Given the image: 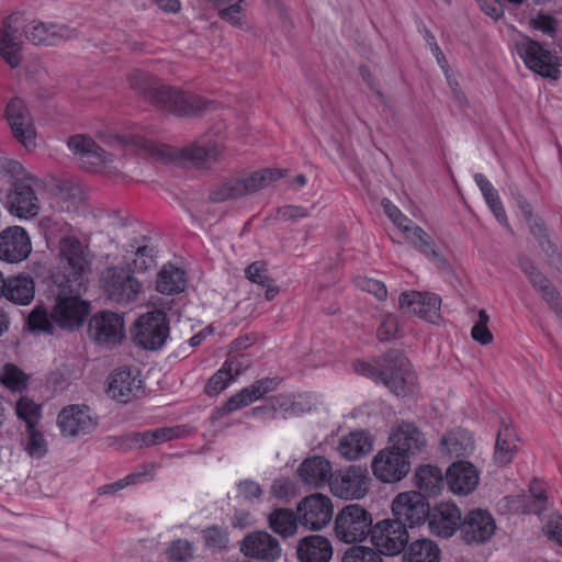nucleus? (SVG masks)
I'll return each instance as SVG.
<instances>
[{"label":"nucleus","instance_id":"1","mask_svg":"<svg viewBox=\"0 0 562 562\" xmlns=\"http://www.w3.org/2000/svg\"><path fill=\"white\" fill-rule=\"evenodd\" d=\"M64 274H52L48 282V294L54 299L52 312L37 305L30 313L27 324L32 331L53 334L55 325L63 329L75 330L82 326L90 313L91 304L81 299V292L86 288L69 286Z\"/></svg>","mask_w":562,"mask_h":562},{"label":"nucleus","instance_id":"2","mask_svg":"<svg viewBox=\"0 0 562 562\" xmlns=\"http://www.w3.org/2000/svg\"><path fill=\"white\" fill-rule=\"evenodd\" d=\"M99 137L105 145L132 148L166 165L186 162L200 169L209 168L222 153V147L213 142L203 144L195 142L181 149H176L167 145H156L140 136L100 135Z\"/></svg>","mask_w":562,"mask_h":562},{"label":"nucleus","instance_id":"3","mask_svg":"<svg viewBox=\"0 0 562 562\" xmlns=\"http://www.w3.org/2000/svg\"><path fill=\"white\" fill-rule=\"evenodd\" d=\"M353 369L357 373L382 383L396 396H407L414 392L416 374L403 351L390 349L371 360H356Z\"/></svg>","mask_w":562,"mask_h":562},{"label":"nucleus","instance_id":"4","mask_svg":"<svg viewBox=\"0 0 562 562\" xmlns=\"http://www.w3.org/2000/svg\"><path fill=\"white\" fill-rule=\"evenodd\" d=\"M159 110L178 116L194 117L216 111L220 105L211 100L203 99L190 92L157 83L149 99Z\"/></svg>","mask_w":562,"mask_h":562},{"label":"nucleus","instance_id":"5","mask_svg":"<svg viewBox=\"0 0 562 562\" xmlns=\"http://www.w3.org/2000/svg\"><path fill=\"white\" fill-rule=\"evenodd\" d=\"M373 519L369 510L358 504L346 505L335 518L334 531L345 543L361 542L371 537Z\"/></svg>","mask_w":562,"mask_h":562},{"label":"nucleus","instance_id":"6","mask_svg":"<svg viewBox=\"0 0 562 562\" xmlns=\"http://www.w3.org/2000/svg\"><path fill=\"white\" fill-rule=\"evenodd\" d=\"M133 341L145 350L161 349L170 334L169 318L161 310L140 315L132 329Z\"/></svg>","mask_w":562,"mask_h":562},{"label":"nucleus","instance_id":"7","mask_svg":"<svg viewBox=\"0 0 562 562\" xmlns=\"http://www.w3.org/2000/svg\"><path fill=\"white\" fill-rule=\"evenodd\" d=\"M69 150L94 172H120L121 160L110 151L102 148L91 136L76 134L68 138Z\"/></svg>","mask_w":562,"mask_h":562},{"label":"nucleus","instance_id":"8","mask_svg":"<svg viewBox=\"0 0 562 562\" xmlns=\"http://www.w3.org/2000/svg\"><path fill=\"white\" fill-rule=\"evenodd\" d=\"M60 255L67 260V266L54 274H64L75 290L87 286L86 273L91 261L88 248L76 237H66L60 243Z\"/></svg>","mask_w":562,"mask_h":562},{"label":"nucleus","instance_id":"9","mask_svg":"<svg viewBox=\"0 0 562 562\" xmlns=\"http://www.w3.org/2000/svg\"><path fill=\"white\" fill-rule=\"evenodd\" d=\"M29 180H35L36 187L41 186L40 178H22L12 183L5 194L4 205L8 211L24 220H31L38 215L41 205L35 188Z\"/></svg>","mask_w":562,"mask_h":562},{"label":"nucleus","instance_id":"10","mask_svg":"<svg viewBox=\"0 0 562 562\" xmlns=\"http://www.w3.org/2000/svg\"><path fill=\"white\" fill-rule=\"evenodd\" d=\"M371 543L380 553L398 555L406 548L409 536L407 528L393 517L382 519L373 526Z\"/></svg>","mask_w":562,"mask_h":562},{"label":"nucleus","instance_id":"11","mask_svg":"<svg viewBox=\"0 0 562 562\" xmlns=\"http://www.w3.org/2000/svg\"><path fill=\"white\" fill-rule=\"evenodd\" d=\"M101 282L108 297L117 304L136 301L142 291V283L125 268H108L102 274Z\"/></svg>","mask_w":562,"mask_h":562},{"label":"nucleus","instance_id":"12","mask_svg":"<svg viewBox=\"0 0 562 562\" xmlns=\"http://www.w3.org/2000/svg\"><path fill=\"white\" fill-rule=\"evenodd\" d=\"M88 337L99 346L112 348L125 336L124 319L117 313L100 311L88 321Z\"/></svg>","mask_w":562,"mask_h":562},{"label":"nucleus","instance_id":"13","mask_svg":"<svg viewBox=\"0 0 562 562\" xmlns=\"http://www.w3.org/2000/svg\"><path fill=\"white\" fill-rule=\"evenodd\" d=\"M430 505L420 492L400 493L392 502V517L407 529L424 524L429 516Z\"/></svg>","mask_w":562,"mask_h":562},{"label":"nucleus","instance_id":"14","mask_svg":"<svg viewBox=\"0 0 562 562\" xmlns=\"http://www.w3.org/2000/svg\"><path fill=\"white\" fill-rule=\"evenodd\" d=\"M389 446L412 461L426 451L427 438L414 423L402 422L392 428L389 435Z\"/></svg>","mask_w":562,"mask_h":562},{"label":"nucleus","instance_id":"15","mask_svg":"<svg viewBox=\"0 0 562 562\" xmlns=\"http://www.w3.org/2000/svg\"><path fill=\"white\" fill-rule=\"evenodd\" d=\"M366 470L350 465L333 473L328 483L330 492L341 499H360L369 490Z\"/></svg>","mask_w":562,"mask_h":562},{"label":"nucleus","instance_id":"16","mask_svg":"<svg viewBox=\"0 0 562 562\" xmlns=\"http://www.w3.org/2000/svg\"><path fill=\"white\" fill-rule=\"evenodd\" d=\"M412 461L390 446L379 451L371 462L373 475L383 483L400 482L409 473Z\"/></svg>","mask_w":562,"mask_h":562},{"label":"nucleus","instance_id":"17","mask_svg":"<svg viewBox=\"0 0 562 562\" xmlns=\"http://www.w3.org/2000/svg\"><path fill=\"white\" fill-rule=\"evenodd\" d=\"M22 14L13 12L2 21L0 29V57L14 69L23 59V41L20 33V20Z\"/></svg>","mask_w":562,"mask_h":562},{"label":"nucleus","instance_id":"18","mask_svg":"<svg viewBox=\"0 0 562 562\" xmlns=\"http://www.w3.org/2000/svg\"><path fill=\"white\" fill-rule=\"evenodd\" d=\"M300 524L311 530L327 526L333 517V504L328 496L312 494L303 498L296 507Z\"/></svg>","mask_w":562,"mask_h":562},{"label":"nucleus","instance_id":"19","mask_svg":"<svg viewBox=\"0 0 562 562\" xmlns=\"http://www.w3.org/2000/svg\"><path fill=\"white\" fill-rule=\"evenodd\" d=\"M496 529L495 519L486 509H471L461 520L460 536L467 544L488 541Z\"/></svg>","mask_w":562,"mask_h":562},{"label":"nucleus","instance_id":"20","mask_svg":"<svg viewBox=\"0 0 562 562\" xmlns=\"http://www.w3.org/2000/svg\"><path fill=\"white\" fill-rule=\"evenodd\" d=\"M144 393V382L137 371L120 368L110 374L106 394L111 398L126 404Z\"/></svg>","mask_w":562,"mask_h":562},{"label":"nucleus","instance_id":"21","mask_svg":"<svg viewBox=\"0 0 562 562\" xmlns=\"http://www.w3.org/2000/svg\"><path fill=\"white\" fill-rule=\"evenodd\" d=\"M273 178H224L211 191L209 199L213 203H223L257 192L270 183Z\"/></svg>","mask_w":562,"mask_h":562},{"label":"nucleus","instance_id":"22","mask_svg":"<svg viewBox=\"0 0 562 562\" xmlns=\"http://www.w3.org/2000/svg\"><path fill=\"white\" fill-rule=\"evenodd\" d=\"M517 52L529 69L546 78H558L557 58L540 43L527 38L517 46Z\"/></svg>","mask_w":562,"mask_h":562},{"label":"nucleus","instance_id":"23","mask_svg":"<svg viewBox=\"0 0 562 562\" xmlns=\"http://www.w3.org/2000/svg\"><path fill=\"white\" fill-rule=\"evenodd\" d=\"M32 251L31 238L21 226H9L0 233V260L19 263Z\"/></svg>","mask_w":562,"mask_h":562},{"label":"nucleus","instance_id":"24","mask_svg":"<svg viewBox=\"0 0 562 562\" xmlns=\"http://www.w3.org/2000/svg\"><path fill=\"white\" fill-rule=\"evenodd\" d=\"M5 116L12 133L25 148L35 147V128L33 119L23 100L13 98L7 105Z\"/></svg>","mask_w":562,"mask_h":562},{"label":"nucleus","instance_id":"25","mask_svg":"<svg viewBox=\"0 0 562 562\" xmlns=\"http://www.w3.org/2000/svg\"><path fill=\"white\" fill-rule=\"evenodd\" d=\"M441 299L435 293L417 291L404 292L400 295V308L407 315H417L430 323L439 318Z\"/></svg>","mask_w":562,"mask_h":562},{"label":"nucleus","instance_id":"26","mask_svg":"<svg viewBox=\"0 0 562 562\" xmlns=\"http://www.w3.org/2000/svg\"><path fill=\"white\" fill-rule=\"evenodd\" d=\"M240 550L245 557L263 562H274L282 553L279 541L267 531H255L247 535L241 541Z\"/></svg>","mask_w":562,"mask_h":562},{"label":"nucleus","instance_id":"27","mask_svg":"<svg viewBox=\"0 0 562 562\" xmlns=\"http://www.w3.org/2000/svg\"><path fill=\"white\" fill-rule=\"evenodd\" d=\"M462 515L452 503H440L429 509L427 517L430 532L440 538H450L457 530L460 531Z\"/></svg>","mask_w":562,"mask_h":562},{"label":"nucleus","instance_id":"28","mask_svg":"<svg viewBox=\"0 0 562 562\" xmlns=\"http://www.w3.org/2000/svg\"><path fill=\"white\" fill-rule=\"evenodd\" d=\"M57 422L63 435L70 437L90 434L97 427V422L91 417L88 406H67L58 414Z\"/></svg>","mask_w":562,"mask_h":562},{"label":"nucleus","instance_id":"29","mask_svg":"<svg viewBox=\"0 0 562 562\" xmlns=\"http://www.w3.org/2000/svg\"><path fill=\"white\" fill-rule=\"evenodd\" d=\"M480 473L477 469L468 461L453 462L446 471V484L456 495H469L477 486Z\"/></svg>","mask_w":562,"mask_h":562},{"label":"nucleus","instance_id":"30","mask_svg":"<svg viewBox=\"0 0 562 562\" xmlns=\"http://www.w3.org/2000/svg\"><path fill=\"white\" fill-rule=\"evenodd\" d=\"M24 33L26 38L35 45H56L75 35V31L67 25L45 23L38 20L26 25Z\"/></svg>","mask_w":562,"mask_h":562},{"label":"nucleus","instance_id":"31","mask_svg":"<svg viewBox=\"0 0 562 562\" xmlns=\"http://www.w3.org/2000/svg\"><path fill=\"white\" fill-rule=\"evenodd\" d=\"M296 473L304 485L321 488L328 485L334 471L331 463L325 457L313 456L302 461Z\"/></svg>","mask_w":562,"mask_h":562},{"label":"nucleus","instance_id":"32","mask_svg":"<svg viewBox=\"0 0 562 562\" xmlns=\"http://www.w3.org/2000/svg\"><path fill=\"white\" fill-rule=\"evenodd\" d=\"M43 190L49 198H54L72 204L82 202L86 192L81 186L71 178H44L41 179Z\"/></svg>","mask_w":562,"mask_h":562},{"label":"nucleus","instance_id":"33","mask_svg":"<svg viewBox=\"0 0 562 562\" xmlns=\"http://www.w3.org/2000/svg\"><path fill=\"white\" fill-rule=\"evenodd\" d=\"M296 555L300 562H328L333 555V547L323 536H307L299 541Z\"/></svg>","mask_w":562,"mask_h":562},{"label":"nucleus","instance_id":"34","mask_svg":"<svg viewBox=\"0 0 562 562\" xmlns=\"http://www.w3.org/2000/svg\"><path fill=\"white\" fill-rule=\"evenodd\" d=\"M35 294V283L30 276H15L3 279V288L1 296H5L9 301L19 304L27 305L32 302Z\"/></svg>","mask_w":562,"mask_h":562},{"label":"nucleus","instance_id":"35","mask_svg":"<svg viewBox=\"0 0 562 562\" xmlns=\"http://www.w3.org/2000/svg\"><path fill=\"white\" fill-rule=\"evenodd\" d=\"M338 452L347 460H357L372 450V440L363 430L351 431L340 438Z\"/></svg>","mask_w":562,"mask_h":562},{"label":"nucleus","instance_id":"36","mask_svg":"<svg viewBox=\"0 0 562 562\" xmlns=\"http://www.w3.org/2000/svg\"><path fill=\"white\" fill-rule=\"evenodd\" d=\"M440 447L454 458H467L474 451V439L470 431L456 429L440 440Z\"/></svg>","mask_w":562,"mask_h":562},{"label":"nucleus","instance_id":"37","mask_svg":"<svg viewBox=\"0 0 562 562\" xmlns=\"http://www.w3.org/2000/svg\"><path fill=\"white\" fill-rule=\"evenodd\" d=\"M417 492H420L425 498L438 495L446 484V476L438 467L423 465L415 475Z\"/></svg>","mask_w":562,"mask_h":562},{"label":"nucleus","instance_id":"38","mask_svg":"<svg viewBox=\"0 0 562 562\" xmlns=\"http://www.w3.org/2000/svg\"><path fill=\"white\" fill-rule=\"evenodd\" d=\"M403 552V562H440V549L429 539L407 543Z\"/></svg>","mask_w":562,"mask_h":562},{"label":"nucleus","instance_id":"39","mask_svg":"<svg viewBox=\"0 0 562 562\" xmlns=\"http://www.w3.org/2000/svg\"><path fill=\"white\" fill-rule=\"evenodd\" d=\"M517 441L518 438L515 430L509 425L503 423L495 443V462L501 465L509 463L517 451Z\"/></svg>","mask_w":562,"mask_h":562},{"label":"nucleus","instance_id":"40","mask_svg":"<svg viewBox=\"0 0 562 562\" xmlns=\"http://www.w3.org/2000/svg\"><path fill=\"white\" fill-rule=\"evenodd\" d=\"M184 271L173 265H166L158 273L156 289L167 295L178 294L186 289Z\"/></svg>","mask_w":562,"mask_h":562},{"label":"nucleus","instance_id":"41","mask_svg":"<svg viewBox=\"0 0 562 562\" xmlns=\"http://www.w3.org/2000/svg\"><path fill=\"white\" fill-rule=\"evenodd\" d=\"M269 527L282 538H289L296 533L299 514L289 508H276L268 516Z\"/></svg>","mask_w":562,"mask_h":562},{"label":"nucleus","instance_id":"42","mask_svg":"<svg viewBox=\"0 0 562 562\" xmlns=\"http://www.w3.org/2000/svg\"><path fill=\"white\" fill-rule=\"evenodd\" d=\"M411 239L414 247L430 259L439 269H448V261L436 250L434 240L422 227H413Z\"/></svg>","mask_w":562,"mask_h":562},{"label":"nucleus","instance_id":"43","mask_svg":"<svg viewBox=\"0 0 562 562\" xmlns=\"http://www.w3.org/2000/svg\"><path fill=\"white\" fill-rule=\"evenodd\" d=\"M476 184L480 188L490 210L495 215L496 220L504 225L507 229L512 231L503 204L499 200L498 193L487 178H475Z\"/></svg>","mask_w":562,"mask_h":562},{"label":"nucleus","instance_id":"44","mask_svg":"<svg viewBox=\"0 0 562 562\" xmlns=\"http://www.w3.org/2000/svg\"><path fill=\"white\" fill-rule=\"evenodd\" d=\"M215 7L222 20L233 26H241L247 7L245 0H216Z\"/></svg>","mask_w":562,"mask_h":562},{"label":"nucleus","instance_id":"45","mask_svg":"<svg viewBox=\"0 0 562 562\" xmlns=\"http://www.w3.org/2000/svg\"><path fill=\"white\" fill-rule=\"evenodd\" d=\"M16 416L25 422L26 428L36 427L42 416L41 406L32 398L21 396L15 404Z\"/></svg>","mask_w":562,"mask_h":562},{"label":"nucleus","instance_id":"46","mask_svg":"<svg viewBox=\"0 0 562 562\" xmlns=\"http://www.w3.org/2000/svg\"><path fill=\"white\" fill-rule=\"evenodd\" d=\"M27 380V375L13 363H7L0 375L1 383L14 392H21L26 389Z\"/></svg>","mask_w":562,"mask_h":562},{"label":"nucleus","instance_id":"47","mask_svg":"<svg viewBox=\"0 0 562 562\" xmlns=\"http://www.w3.org/2000/svg\"><path fill=\"white\" fill-rule=\"evenodd\" d=\"M130 87L144 95L147 100L149 99V94L155 90L159 79L156 77L144 72L138 69H134L128 74L127 77Z\"/></svg>","mask_w":562,"mask_h":562},{"label":"nucleus","instance_id":"48","mask_svg":"<svg viewBox=\"0 0 562 562\" xmlns=\"http://www.w3.org/2000/svg\"><path fill=\"white\" fill-rule=\"evenodd\" d=\"M202 538L205 547L214 551L225 550L229 542L227 529L217 525L203 529Z\"/></svg>","mask_w":562,"mask_h":562},{"label":"nucleus","instance_id":"49","mask_svg":"<svg viewBox=\"0 0 562 562\" xmlns=\"http://www.w3.org/2000/svg\"><path fill=\"white\" fill-rule=\"evenodd\" d=\"M341 562H383V560L373 548L353 546L345 552Z\"/></svg>","mask_w":562,"mask_h":562},{"label":"nucleus","instance_id":"50","mask_svg":"<svg viewBox=\"0 0 562 562\" xmlns=\"http://www.w3.org/2000/svg\"><path fill=\"white\" fill-rule=\"evenodd\" d=\"M536 484L537 482L529 488L530 496L521 507L522 514H535L539 516L546 509L547 494L541 487H537Z\"/></svg>","mask_w":562,"mask_h":562},{"label":"nucleus","instance_id":"51","mask_svg":"<svg viewBox=\"0 0 562 562\" xmlns=\"http://www.w3.org/2000/svg\"><path fill=\"white\" fill-rule=\"evenodd\" d=\"M27 440L25 445V451L36 459L43 458L47 453V443L41 431L33 428H26Z\"/></svg>","mask_w":562,"mask_h":562},{"label":"nucleus","instance_id":"52","mask_svg":"<svg viewBox=\"0 0 562 562\" xmlns=\"http://www.w3.org/2000/svg\"><path fill=\"white\" fill-rule=\"evenodd\" d=\"M255 401L256 400L252 398L249 387H244L243 390L231 396L227 400V402L221 408H218L217 414L220 416L231 414L237 409H240L251 404Z\"/></svg>","mask_w":562,"mask_h":562},{"label":"nucleus","instance_id":"53","mask_svg":"<svg viewBox=\"0 0 562 562\" xmlns=\"http://www.w3.org/2000/svg\"><path fill=\"white\" fill-rule=\"evenodd\" d=\"M384 214L397 226L402 232L408 233L413 221L404 215L401 210L393 204L389 199L384 198L381 201Z\"/></svg>","mask_w":562,"mask_h":562},{"label":"nucleus","instance_id":"54","mask_svg":"<svg viewBox=\"0 0 562 562\" xmlns=\"http://www.w3.org/2000/svg\"><path fill=\"white\" fill-rule=\"evenodd\" d=\"M477 316L479 319L471 329V337L473 338V340L485 346L491 344L493 340V335L487 328L490 316L487 315L485 310H480Z\"/></svg>","mask_w":562,"mask_h":562},{"label":"nucleus","instance_id":"55","mask_svg":"<svg viewBox=\"0 0 562 562\" xmlns=\"http://www.w3.org/2000/svg\"><path fill=\"white\" fill-rule=\"evenodd\" d=\"M245 274L252 283L265 286L273 279L270 278L267 265L262 261H255L245 269Z\"/></svg>","mask_w":562,"mask_h":562},{"label":"nucleus","instance_id":"56","mask_svg":"<svg viewBox=\"0 0 562 562\" xmlns=\"http://www.w3.org/2000/svg\"><path fill=\"white\" fill-rule=\"evenodd\" d=\"M233 381V376L227 371L224 370L222 367L217 372H215L211 379L207 381L205 385V393L209 396H214L220 394L223 390L226 389V386L229 384V382Z\"/></svg>","mask_w":562,"mask_h":562},{"label":"nucleus","instance_id":"57","mask_svg":"<svg viewBox=\"0 0 562 562\" xmlns=\"http://www.w3.org/2000/svg\"><path fill=\"white\" fill-rule=\"evenodd\" d=\"M155 265V251L154 248L143 245L137 246L135 250V257L133 259L134 269L137 271H146Z\"/></svg>","mask_w":562,"mask_h":562},{"label":"nucleus","instance_id":"58","mask_svg":"<svg viewBox=\"0 0 562 562\" xmlns=\"http://www.w3.org/2000/svg\"><path fill=\"white\" fill-rule=\"evenodd\" d=\"M251 364L250 359L244 353L229 355L223 363V368L233 379L247 370Z\"/></svg>","mask_w":562,"mask_h":562},{"label":"nucleus","instance_id":"59","mask_svg":"<svg viewBox=\"0 0 562 562\" xmlns=\"http://www.w3.org/2000/svg\"><path fill=\"white\" fill-rule=\"evenodd\" d=\"M530 284L542 293L543 300L552 299V294L557 292L554 285L550 280L540 271L537 270L528 277Z\"/></svg>","mask_w":562,"mask_h":562},{"label":"nucleus","instance_id":"60","mask_svg":"<svg viewBox=\"0 0 562 562\" xmlns=\"http://www.w3.org/2000/svg\"><path fill=\"white\" fill-rule=\"evenodd\" d=\"M280 382L281 380L279 378H263L255 381L248 387L252 395V398L257 401L267 393L274 391L280 384Z\"/></svg>","mask_w":562,"mask_h":562},{"label":"nucleus","instance_id":"61","mask_svg":"<svg viewBox=\"0 0 562 562\" xmlns=\"http://www.w3.org/2000/svg\"><path fill=\"white\" fill-rule=\"evenodd\" d=\"M193 555V547L188 540L173 541L169 548V557L172 561L183 562Z\"/></svg>","mask_w":562,"mask_h":562},{"label":"nucleus","instance_id":"62","mask_svg":"<svg viewBox=\"0 0 562 562\" xmlns=\"http://www.w3.org/2000/svg\"><path fill=\"white\" fill-rule=\"evenodd\" d=\"M547 537L562 547V516L553 513L544 525Z\"/></svg>","mask_w":562,"mask_h":562},{"label":"nucleus","instance_id":"63","mask_svg":"<svg viewBox=\"0 0 562 562\" xmlns=\"http://www.w3.org/2000/svg\"><path fill=\"white\" fill-rule=\"evenodd\" d=\"M238 496L243 497L246 502H254L259 499L262 495V488L258 483L251 480H244L237 485Z\"/></svg>","mask_w":562,"mask_h":562},{"label":"nucleus","instance_id":"64","mask_svg":"<svg viewBox=\"0 0 562 562\" xmlns=\"http://www.w3.org/2000/svg\"><path fill=\"white\" fill-rule=\"evenodd\" d=\"M398 324L395 317L386 316L378 327V338L380 341H389L395 338L397 333Z\"/></svg>","mask_w":562,"mask_h":562}]
</instances>
